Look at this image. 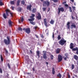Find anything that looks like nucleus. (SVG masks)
Wrapping results in <instances>:
<instances>
[{
    "instance_id": "1",
    "label": "nucleus",
    "mask_w": 78,
    "mask_h": 78,
    "mask_svg": "<svg viewBox=\"0 0 78 78\" xmlns=\"http://www.w3.org/2000/svg\"><path fill=\"white\" fill-rule=\"evenodd\" d=\"M6 39H4V42L5 44L6 45H9L10 44V42H11V40H10V37L7 36V37Z\"/></svg>"
},
{
    "instance_id": "2",
    "label": "nucleus",
    "mask_w": 78,
    "mask_h": 78,
    "mask_svg": "<svg viewBox=\"0 0 78 78\" xmlns=\"http://www.w3.org/2000/svg\"><path fill=\"white\" fill-rule=\"evenodd\" d=\"M66 41L65 40L64 38H62L59 42V44L61 45H64L66 43Z\"/></svg>"
},
{
    "instance_id": "3",
    "label": "nucleus",
    "mask_w": 78,
    "mask_h": 78,
    "mask_svg": "<svg viewBox=\"0 0 78 78\" xmlns=\"http://www.w3.org/2000/svg\"><path fill=\"white\" fill-rule=\"evenodd\" d=\"M23 31H25V32L27 34H30L31 33V30H30V28H27L25 29V28H23Z\"/></svg>"
},
{
    "instance_id": "4",
    "label": "nucleus",
    "mask_w": 78,
    "mask_h": 78,
    "mask_svg": "<svg viewBox=\"0 0 78 78\" xmlns=\"http://www.w3.org/2000/svg\"><path fill=\"white\" fill-rule=\"evenodd\" d=\"M58 15H59L61 11V12H64V9L63 7H61L60 8H58Z\"/></svg>"
},
{
    "instance_id": "5",
    "label": "nucleus",
    "mask_w": 78,
    "mask_h": 78,
    "mask_svg": "<svg viewBox=\"0 0 78 78\" xmlns=\"http://www.w3.org/2000/svg\"><path fill=\"white\" fill-rule=\"evenodd\" d=\"M62 60V55H58V61L59 62H61Z\"/></svg>"
},
{
    "instance_id": "6",
    "label": "nucleus",
    "mask_w": 78,
    "mask_h": 78,
    "mask_svg": "<svg viewBox=\"0 0 78 78\" xmlns=\"http://www.w3.org/2000/svg\"><path fill=\"white\" fill-rule=\"evenodd\" d=\"M36 18L38 20H41L42 19L41 15L40 13H38L37 16Z\"/></svg>"
},
{
    "instance_id": "7",
    "label": "nucleus",
    "mask_w": 78,
    "mask_h": 78,
    "mask_svg": "<svg viewBox=\"0 0 78 78\" xmlns=\"http://www.w3.org/2000/svg\"><path fill=\"white\" fill-rule=\"evenodd\" d=\"M61 51V49L60 48H57L55 50V53L56 54H59Z\"/></svg>"
},
{
    "instance_id": "8",
    "label": "nucleus",
    "mask_w": 78,
    "mask_h": 78,
    "mask_svg": "<svg viewBox=\"0 0 78 78\" xmlns=\"http://www.w3.org/2000/svg\"><path fill=\"white\" fill-rule=\"evenodd\" d=\"M72 51H76V54L78 55V48L76 47L75 48H73L72 49Z\"/></svg>"
},
{
    "instance_id": "9",
    "label": "nucleus",
    "mask_w": 78,
    "mask_h": 78,
    "mask_svg": "<svg viewBox=\"0 0 78 78\" xmlns=\"http://www.w3.org/2000/svg\"><path fill=\"white\" fill-rule=\"evenodd\" d=\"M44 23L45 27H47L48 25H47V19L46 18H45L44 19Z\"/></svg>"
},
{
    "instance_id": "10",
    "label": "nucleus",
    "mask_w": 78,
    "mask_h": 78,
    "mask_svg": "<svg viewBox=\"0 0 78 78\" xmlns=\"http://www.w3.org/2000/svg\"><path fill=\"white\" fill-rule=\"evenodd\" d=\"M70 48L71 49H72L74 48V44L73 43H71L70 44Z\"/></svg>"
},
{
    "instance_id": "11",
    "label": "nucleus",
    "mask_w": 78,
    "mask_h": 78,
    "mask_svg": "<svg viewBox=\"0 0 78 78\" xmlns=\"http://www.w3.org/2000/svg\"><path fill=\"white\" fill-rule=\"evenodd\" d=\"M31 7H32V5L30 4L29 6H28L27 7V8L28 10L31 11Z\"/></svg>"
},
{
    "instance_id": "12",
    "label": "nucleus",
    "mask_w": 78,
    "mask_h": 78,
    "mask_svg": "<svg viewBox=\"0 0 78 78\" xmlns=\"http://www.w3.org/2000/svg\"><path fill=\"white\" fill-rule=\"evenodd\" d=\"M43 58L45 59H47V54H46V53H44V54Z\"/></svg>"
},
{
    "instance_id": "13",
    "label": "nucleus",
    "mask_w": 78,
    "mask_h": 78,
    "mask_svg": "<svg viewBox=\"0 0 78 78\" xmlns=\"http://www.w3.org/2000/svg\"><path fill=\"white\" fill-rule=\"evenodd\" d=\"M76 28V25L75 24H72L71 25V29H73V28Z\"/></svg>"
},
{
    "instance_id": "14",
    "label": "nucleus",
    "mask_w": 78,
    "mask_h": 78,
    "mask_svg": "<svg viewBox=\"0 0 78 78\" xmlns=\"http://www.w3.org/2000/svg\"><path fill=\"white\" fill-rule=\"evenodd\" d=\"M9 10L7 9L6 10V13L7 16H9Z\"/></svg>"
},
{
    "instance_id": "15",
    "label": "nucleus",
    "mask_w": 78,
    "mask_h": 78,
    "mask_svg": "<svg viewBox=\"0 0 78 78\" xmlns=\"http://www.w3.org/2000/svg\"><path fill=\"white\" fill-rule=\"evenodd\" d=\"M12 22H11V20H9L8 21V23H9V25L10 27H11L12 26Z\"/></svg>"
},
{
    "instance_id": "16",
    "label": "nucleus",
    "mask_w": 78,
    "mask_h": 78,
    "mask_svg": "<svg viewBox=\"0 0 78 78\" xmlns=\"http://www.w3.org/2000/svg\"><path fill=\"white\" fill-rule=\"evenodd\" d=\"M70 23L68 22L67 24V26L68 29H70Z\"/></svg>"
},
{
    "instance_id": "17",
    "label": "nucleus",
    "mask_w": 78,
    "mask_h": 78,
    "mask_svg": "<svg viewBox=\"0 0 78 78\" xmlns=\"http://www.w3.org/2000/svg\"><path fill=\"white\" fill-rule=\"evenodd\" d=\"M73 58L75 59H76V60H78V56L76 55H74L73 56Z\"/></svg>"
},
{
    "instance_id": "18",
    "label": "nucleus",
    "mask_w": 78,
    "mask_h": 78,
    "mask_svg": "<svg viewBox=\"0 0 78 78\" xmlns=\"http://www.w3.org/2000/svg\"><path fill=\"white\" fill-rule=\"evenodd\" d=\"M36 53L37 55L38 56V58H40V56L39 55H40V52L39 51H38L36 52Z\"/></svg>"
},
{
    "instance_id": "19",
    "label": "nucleus",
    "mask_w": 78,
    "mask_h": 78,
    "mask_svg": "<svg viewBox=\"0 0 78 78\" xmlns=\"http://www.w3.org/2000/svg\"><path fill=\"white\" fill-rule=\"evenodd\" d=\"M37 10H36V8H34L32 10V12L33 13H35V12H36Z\"/></svg>"
},
{
    "instance_id": "20",
    "label": "nucleus",
    "mask_w": 78,
    "mask_h": 78,
    "mask_svg": "<svg viewBox=\"0 0 78 78\" xmlns=\"http://www.w3.org/2000/svg\"><path fill=\"white\" fill-rule=\"evenodd\" d=\"M55 23V21L53 20H51L50 22V23L52 24V25H53Z\"/></svg>"
},
{
    "instance_id": "21",
    "label": "nucleus",
    "mask_w": 78,
    "mask_h": 78,
    "mask_svg": "<svg viewBox=\"0 0 78 78\" xmlns=\"http://www.w3.org/2000/svg\"><path fill=\"white\" fill-rule=\"evenodd\" d=\"M20 0H18L17 2V6H19L20 5Z\"/></svg>"
},
{
    "instance_id": "22",
    "label": "nucleus",
    "mask_w": 78,
    "mask_h": 78,
    "mask_svg": "<svg viewBox=\"0 0 78 78\" xmlns=\"http://www.w3.org/2000/svg\"><path fill=\"white\" fill-rule=\"evenodd\" d=\"M22 8L20 7H18L17 9V10L18 11H19L20 12H21V11H22Z\"/></svg>"
},
{
    "instance_id": "23",
    "label": "nucleus",
    "mask_w": 78,
    "mask_h": 78,
    "mask_svg": "<svg viewBox=\"0 0 78 78\" xmlns=\"http://www.w3.org/2000/svg\"><path fill=\"white\" fill-rule=\"evenodd\" d=\"M57 76L58 77H59V78H61V77H62V75H61L60 73H59L57 75Z\"/></svg>"
},
{
    "instance_id": "24",
    "label": "nucleus",
    "mask_w": 78,
    "mask_h": 78,
    "mask_svg": "<svg viewBox=\"0 0 78 78\" xmlns=\"http://www.w3.org/2000/svg\"><path fill=\"white\" fill-rule=\"evenodd\" d=\"M31 19H28L29 21H30V22H32V21H34V18H31Z\"/></svg>"
},
{
    "instance_id": "25",
    "label": "nucleus",
    "mask_w": 78,
    "mask_h": 78,
    "mask_svg": "<svg viewBox=\"0 0 78 78\" xmlns=\"http://www.w3.org/2000/svg\"><path fill=\"white\" fill-rule=\"evenodd\" d=\"M52 73L53 75H55V68H52Z\"/></svg>"
},
{
    "instance_id": "26",
    "label": "nucleus",
    "mask_w": 78,
    "mask_h": 78,
    "mask_svg": "<svg viewBox=\"0 0 78 78\" xmlns=\"http://www.w3.org/2000/svg\"><path fill=\"white\" fill-rule=\"evenodd\" d=\"M31 16H30V18H33V17H35V15L33 14H31Z\"/></svg>"
},
{
    "instance_id": "27",
    "label": "nucleus",
    "mask_w": 78,
    "mask_h": 78,
    "mask_svg": "<svg viewBox=\"0 0 78 78\" xmlns=\"http://www.w3.org/2000/svg\"><path fill=\"white\" fill-rule=\"evenodd\" d=\"M68 8L69 9V12H72V8L71 7H69Z\"/></svg>"
},
{
    "instance_id": "28",
    "label": "nucleus",
    "mask_w": 78,
    "mask_h": 78,
    "mask_svg": "<svg viewBox=\"0 0 78 78\" xmlns=\"http://www.w3.org/2000/svg\"><path fill=\"white\" fill-rule=\"evenodd\" d=\"M3 17L4 19H6L7 18V16H6L5 13H4L3 14Z\"/></svg>"
},
{
    "instance_id": "29",
    "label": "nucleus",
    "mask_w": 78,
    "mask_h": 78,
    "mask_svg": "<svg viewBox=\"0 0 78 78\" xmlns=\"http://www.w3.org/2000/svg\"><path fill=\"white\" fill-rule=\"evenodd\" d=\"M74 67H75V65L73 64H72L71 66V67L72 70H73V69H74Z\"/></svg>"
},
{
    "instance_id": "30",
    "label": "nucleus",
    "mask_w": 78,
    "mask_h": 78,
    "mask_svg": "<svg viewBox=\"0 0 78 78\" xmlns=\"http://www.w3.org/2000/svg\"><path fill=\"white\" fill-rule=\"evenodd\" d=\"M46 9H47V8L46 7H43L42 8V10L43 11H46Z\"/></svg>"
},
{
    "instance_id": "31",
    "label": "nucleus",
    "mask_w": 78,
    "mask_h": 78,
    "mask_svg": "<svg viewBox=\"0 0 78 78\" xmlns=\"http://www.w3.org/2000/svg\"><path fill=\"white\" fill-rule=\"evenodd\" d=\"M61 39V35H59L58 36V40H60Z\"/></svg>"
},
{
    "instance_id": "32",
    "label": "nucleus",
    "mask_w": 78,
    "mask_h": 78,
    "mask_svg": "<svg viewBox=\"0 0 78 78\" xmlns=\"http://www.w3.org/2000/svg\"><path fill=\"white\" fill-rule=\"evenodd\" d=\"M50 57H51V60H53V58H54V56H53V55H51Z\"/></svg>"
},
{
    "instance_id": "33",
    "label": "nucleus",
    "mask_w": 78,
    "mask_h": 78,
    "mask_svg": "<svg viewBox=\"0 0 78 78\" xmlns=\"http://www.w3.org/2000/svg\"><path fill=\"white\" fill-rule=\"evenodd\" d=\"M10 3L12 5H14L15 2H14V1H10Z\"/></svg>"
},
{
    "instance_id": "34",
    "label": "nucleus",
    "mask_w": 78,
    "mask_h": 78,
    "mask_svg": "<svg viewBox=\"0 0 78 78\" xmlns=\"http://www.w3.org/2000/svg\"><path fill=\"white\" fill-rule=\"evenodd\" d=\"M5 55H8V51L6 49H5Z\"/></svg>"
},
{
    "instance_id": "35",
    "label": "nucleus",
    "mask_w": 78,
    "mask_h": 78,
    "mask_svg": "<svg viewBox=\"0 0 78 78\" xmlns=\"http://www.w3.org/2000/svg\"><path fill=\"white\" fill-rule=\"evenodd\" d=\"M0 5L1 6H2V5H4V4L3 3V2L1 1H0Z\"/></svg>"
},
{
    "instance_id": "36",
    "label": "nucleus",
    "mask_w": 78,
    "mask_h": 78,
    "mask_svg": "<svg viewBox=\"0 0 78 78\" xmlns=\"http://www.w3.org/2000/svg\"><path fill=\"white\" fill-rule=\"evenodd\" d=\"M72 8L73 9V11H74L75 10V8H76L75 7L72 6Z\"/></svg>"
},
{
    "instance_id": "37",
    "label": "nucleus",
    "mask_w": 78,
    "mask_h": 78,
    "mask_svg": "<svg viewBox=\"0 0 78 78\" xmlns=\"http://www.w3.org/2000/svg\"><path fill=\"white\" fill-rule=\"evenodd\" d=\"M1 59L2 61H3V57H2V55H1Z\"/></svg>"
},
{
    "instance_id": "38",
    "label": "nucleus",
    "mask_w": 78,
    "mask_h": 78,
    "mask_svg": "<svg viewBox=\"0 0 78 78\" xmlns=\"http://www.w3.org/2000/svg\"><path fill=\"white\" fill-rule=\"evenodd\" d=\"M30 23H31V24H32V25H34L35 24V23H34V22H30Z\"/></svg>"
},
{
    "instance_id": "39",
    "label": "nucleus",
    "mask_w": 78,
    "mask_h": 78,
    "mask_svg": "<svg viewBox=\"0 0 78 78\" xmlns=\"http://www.w3.org/2000/svg\"><path fill=\"white\" fill-rule=\"evenodd\" d=\"M18 30L19 31H22V29L21 27H19L18 29Z\"/></svg>"
},
{
    "instance_id": "40",
    "label": "nucleus",
    "mask_w": 78,
    "mask_h": 78,
    "mask_svg": "<svg viewBox=\"0 0 78 78\" xmlns=\"http://www.w3.org/2000/svg\"><path fill=\"white\" fill-rule=\"evenodd\" d=\"M52 1H53L54 2H55L56 3V2H58V0H51Z\"/></svg>"
},
{
    "instance_id": "41",
    "label": "nucleus",
    "mask_w": 78,
    "mask_h": 78,
    "mask_svg": "<svg viewBox=\"0 0 78 78\" xmlns=\"http://www.w3.org/2000/svg\"><path fill=\"white\" fill-rule=\"evenodd\" d=\"M21 3L23 5H25V1H21Z\"/></svg>"
},
{
    "instance_id": "42",
    "label": "nucleus",
    "mask_w": 78,
    "mask_h": 78,
    "mask_svg": "<svg viewBox=\"0 0 78 78\" xmlns=\"http://www.w3.org/2000/svg\"><path fill=\"white\" fill-rule=\"evenodd\" d=\"M8 66L9 68L10 69H11V66H10V65L9 64V63L8 64Z\"/></svg>"
},
{
    "instance_id": "43",
    "label": "nucleus",
    "mask_w": 78,
    "mask_h": 78,
    "mask_svg": "<svg viewBox=\"0 0 78 78\" xmlns=\"http://www.w3.org/2000/svg\"><path fill=\"white\" fill-rule=\"evenodd\" d=\"M24 21V19H23V18H22L21 20V21L22 22H23Z\"/></svg>"
},
{
    "instance_id": "44",
    "label": "nucleus",
    "mask_w": 78,
    "mask_h": 78,
    "mask_svg": "<svg viewBox=\"0 0 78 78\" xmlns=\"http://www.w3.org/2000/svg\"><path fill=\"white\" fill-rule=\"evenodd\" d=\"M65 6H66V7H67V8H68V7H69V5H68L65 4Z\"/></svg>"
},
{
    "instance_id": "45",
    "label": "nucleus",
    "mask_w": 78,
    "mask_h": 78,
    "mask_svg": "<svg viewBox=\"0 0 78 78\" xmlns=\"http://www.w3.org/2000/svg\"><path fill=\"white\" fill-rule=\"evenodd\" d=\"M10 14L11 17H13V14H12V13L10 12Z\"/></svg>"
},
{
    "instance_id": "46",
    "label": "nucleus",
    "mask_w": 78,
    "mask_h": 78,
    "mask_svg": "<svg viewBox=\"0 0 78 78\" xmlns=\"http://www.w3.org/2000/svg\"><path fill=\"white\" fill-rule=\"evenodd\" d=\"M2 68H0V73H2Z\"/></svg>"
},
{
    "instance_id": "47",
    "label": "nucleus",
    "mask_w": 78,
    "mask_h": 78,
    "mask_svg": "<svg viewBox=\"0 0 78 78\" xmlns=\"http://www.w3.org/2000/svg\"><path fill=\"white\" fill-rule=\"evenodd\" d=\"M72 20H74V19H75V17H73V16L71 17Z\"/></svg>"
},
{
    "instance_id": "48",
    "label": "nucleus",
    "mask_w": 78,
    "mask_h": 78,
    "mask_svg": "<svg viewBox=\"0 0 78 78\" xmlns=\"http://www.w3.org/2000/svg\"><path fill=\"white\" fill-rule=\"evenodd\" d=\"M37 28V26H36L34 27V28L35 30H36Z\"/></svg>"
},
{
    "instance_id": "49",
    "label": "nucleus",
    "mask_w": 78,
    "mask_h": 78,
    "mask_svg": "<svg viewBox=\"0 0 78 78\" xmlns=\"http://www.w3.org/2000/svg\"><path fill=\"white\" fill-rule=\"evenodd\" d=\"M14 7H13V6H12V10H14Z\"/></svg>"
},
{
    "instance_id": "50",
    "label": "nucleus",
    "mask_w": 78,
    "mask_h": 78,
    "mask_svg": "<svg viewBox=\"0 0 78 78\" xmlns=\"http://www.w3.org/2000/svg\"><path fill=\"white\" fill-rule=\"evenodd\" d=\"M41 37L42 38H44V36H43V34H41Z\"/></svg>"
},
{
    "instance_id": "51",
    "label": "nucleus",
    "mask_w": 78,
    "mask_h": 78,
    "mask_svg": "<svg viewBox=\"0 0 78 78\" xmlns=\"http://www.w3.org/2000/svg\"><path fill=\"white\" fill-rule=\"evenodd\" d=\"M68 78H70V75H69V74H68Z\"/></svg>"
},
{
    "instance_id": "52",
    "label": "nucleus",
    "mask_w": 78,
    "mask_h": 78,
    "mask_svg": "<svg viewBox=\"0 0 78 78\" xmlns=\"http://www.w3.org/2000/svg\"><path fill=\"white\" fill-rule=\"evenodd\" d=\"M32 70H33V71H35V70H34V67H33V68H32Z\"/></svg>"
},
{
    "instance_id": "53",
    "label": "nucleus",
    "mask_w": 78,
    "mask_h": 78,
    "mask_svg": "<svg viewBox=\"0 0 78 78\" xmlns=\"http://www.w3.org/2000/svg\"><path fill=\"white\" fill-rule=\"evenodd\" d=\"M30 53L31 54H33V51H31V50H30Z\"/></svg>"
},
{
    "instance_id": "54",
    "label": "nucleus",
    "mask_w": 78,
    "mask_h": 78,
    "mask_svg": "<svg viewBox=\"0 0 78 78\" xmlns=\"http://www.w3.org/2000/svg\"><path fill=\"white\" fill-rule=\"evenodd\" d=\"M66 3V1L63 2V4H65Z\"/></svg>"
},
{
    "instance_id": "55",
    "label": "nucleus",
    "mask_w": 78,
    "mask_h": 78,
    "mask_svg": "<svg viewBox=\"0 0 78 78\" xmlns=\"http://www.w3.org/2000/svg\"><path fill=\"white\" fill-rule=\"evenodd\" d=\"M64 59L65 60H66L67 59V58L64 57Z\"/></svg>"
},
{
    "instance_id": "56",
    "label": "nucleus",
    "mask_w": 78,
    "mask_h": 78,
    "mask_svg": "<svg viewBox=\"0 0 78 78\" xmlns=\"http://www.w3.org/2000/svg\"><path fill=\"white\" fill-rule=\"evenodd\" d=\"M72 2H74V0H70Z\"/></svg>"
},
{
    "instance_id": "57",
    "label": "nucleus",
    "mask_w": 78,
    "mask_h": 78,
    "mask_svg": "<svg viewBox=\"0 0 78 78\" xmlns=\"http://www.w3.org/2000/svg\"><path fill=\"white\" fill-rule=\"evenodd\" d=\"M52 36H53V37H55V35H54V34H53Z\"/></svg>"
},
{
    "instance_id": "58",
    "label": "nucleus",
    "mask_w": 78,
    "mask_h": 78,
    "mask_svg": "<svg viewBox=\"0 0 78 78\" xmlns=\"http://www.w3.org/2000/svg\"><path fill=\"white\" fill-rule=\"evenodd\" d=\"M35 36L37 37V38H38V36H37V35L36 34Z\"/></svg>"
},
{
    "instance_id": "59",
    "label": "nucleus",
    "mask_w": 78,
    "mask_h": 78,
    "mask_svg": "<svg viewBox=\"0 0 78 78\" xmlns=\"http://www.w3.org/2000/svg\"><path fill=\"white\" fill-rule=\"evenodd\" d=\"M46 64L48 65V63L47 62H46Z\"/></svg>"
},
{
    "instance_id": "60",
    "label": "nucleus",
    "mask_w": 78,
    "mask_h": 78,
    "mask_svg": "<svg viewBox=\"0 0 78 78\" xmlns=\"http://www.w3.org/2000/svg\"><path fill=\"white\" fill-rule=\"evenodd\" d=\"M49 11H50V8H48V12H49Z\"/></svg>"
},
{
    "instance_id": "61",
    "label": "nucleus",
    "mask_w": 78,
    "mask_h": 78,
    "mask_svg": "<svg viewBox=\"0 0 78 78\" xmlns=\"http://www.w3.org/2000/svg\"><path fill=\"white\" fill-rule=\"evenodd\" d=\"M7 76H9V74H8V73H7Z\"/></svg>"
},
{
    "instance_id": "62",
    "label": "nucleus",
    "mask_w": 78,
    "mask_h": 78,
    "mask_svg": "<svg viewBox=\"0 0 78 78\" xmlns=\"http://www.w3.org/2000/svg\"><path fill=\"white\" fill-rule=\"evenodd\" d=\"M41 59H42V56H41Z\"/></svg>"
},
{
    "instance_id": "63",
    "label": "nucleus",
    "mask_w": 78,
    "mask_h": 78,
    "mask_svg": "<svg viewBox=\"0 0 78 78\" xmlns=\"http://www.w3.org/2000/svg\"><path fill=\"white\" fill-rule=\"evenodd\" d=\"M27 74H30V73H27Z\"/></svg>"
},
{
    "instance_id": "64",
    "label": "nucleus",
    "mask_w": 78,
    "mask_h": 78,
    "mask_svg": "<svg viewBox=\"0 0 78 78\" xmlns=\"http://www.w3.org/2000/svg\"><path fill=\"white\" fill-rule=\"evenodd\" d=\"M75 76H76V77H77V76H76V75H75Z\"/></svg>"
}]
</instances>
